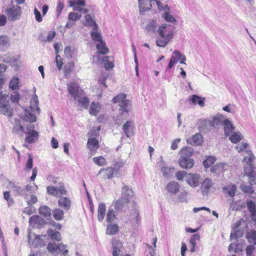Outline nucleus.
Wrapping results in <instances>:
<instances>
[{"instance_id": "nucleus-1", "label": "nucleus", "mask_w": 256, "mask_h": 256, "mask_svg": "<svg viewBox=\"0 0 256 256\" xmlns=\"http://www.w3.org/2000/svg\"><path fill=\"white\" fill-rule=\"evenodd\" d=\"M246 152L248 154V157L245 156L243 159L244 162L246 161V166H244V175L248 178L250 186H247L244 184H241L240 188L244 193L252 194L254 192L252 186L254 184H256V173L254 171L253 164L254 156L251 150H246Z\"/></svg>"}, {"instance_id": "nucleus-2", "label": "nucleus", "mask_w": 256, "mask_h": 256, "mask_svg": "<svg viewBox=\"0 0 256 256\" xmlns=\"http://www.w3.org/2000/svg\"><path fill=\"white\" fill-rule=\"evenodd\" d=\"M174 29L170 24H162L160 26L158 30L159 36L156 40L157 46L165 47L173 38Z\"/></svg>"}, {"instance_id": "nucleus-3", "label": "nucleus", "mask_w": 256, "mask_h": 256, "mask_svg": "<svg viewBox=\"0 0 256 256\" xmlns=\"http://www.w3.org/2000/svg\"><path fill=\"white\" fill-rule=\"evenodd\" d=\"M152 2H156L158 10L163 12L162 16H172L170 14V8L168 5L163 6L158 0H138L140 12L141 14H144V12L152 8Z\"/></svg>"}, {"instance_id": "nucleus-4", "label": "nucleus", "mask_w": 256, "mask_h": 256, "mask_svg": "<svg viewBox=\"0 0 256 256\" xmlns=\"http://www.w3.org/2000/svg\"><path fill=\"white\" fill-rule=\"evenodd\" d=\"M112 102L114 104H118L119 106L118 110L121 114L124 113L128 114L132 107V103L130 100L126 99V96L124 94L120 93L114 96Z\"/></svg>"}, {"instance_id": "nucleus-5", "label": "nucleus", "mask_w": 256, "mask_h": 256, "mask_svg": "<svg viewBox=\"0 0 256 256\" xmlns=\"http://www.w3.org/2000/svg\"><path fill=\"white\" fill-rule=\"evenodd\" d=\"M86 21L84 23L85 26H88L92 28V30L90 32L92 40L98 42L103 41L101 34L98 32V26L96 22L92 19V17H86Z\"/></svg>"}, {"instance_id": "nucleus-6", "label": "nucleus", "mask_w": 256, "mask_h": 256, "mask_svg": "<svg viewBox=\"0 0 256 256\" xmlns=\"http://www.w3.org/2000/svg\"><path fill=\"white\" fill-rule=\"evenodd\" d=\"M132 196V189L126 185L124 186L122 190V197L116 201V206L119 208L122 204H128Z\"/></svg>"}, {"instance_id": "nucleus-7", "label": "nucleus", "mask_w": 256, "mask_h": 256, "mask_svg": "<svg viewBox=\"0 0 256 256\" xmlns=\"http://www.w3.org/2000/svg\"><path fill=\"white\" fill-rule=\"evenodd\" d=\"M46 192L48 195L58 198L62 195H66L68 193L64 184L60 183V186H48L46 188Z\"/></svg>"}, {"instance_id": "nucleus-8", "label": "nucleus", "mask_w": 256, "mask_h": 256, "mask_svg": "<svg viewBox=\"0 0 256 256\" xmlns=\"http://www.w3.org/2000/svg\"><path fill=\"white\" fill-rule=\"evenodd\" d=\"M28 132H24L26 134L25 138V142L28 144H32L36 142L38 138V133L34 130V125H28L26 126Z\"/></svg>"}, {"instance_id": "nucleus-9", "label": "nucleus", "mask_w": 256, "mask_h": 256, "mask_svg": "<svg viewBox=\"0 0 256 256\" xmlns=\"http://www.w3.org/2000/svg\"><path fill=\"white\" fill-rule=\"evenodd\" d=\"M67 88L68 93L74 100H76L84 93V90L80 88L78 84L76 82H70L68 84L67 86Z\"/></svg>"}, {"instance_id": "nucleus-10", "label": "nucleus", "mask_w": 256, "mask_h": 256, "mask_svg": "<svg viewBox=\"0 0 256 256\" xmlns=\"http://www.w3.org/2000/svg\"><path fill=\"white\" fill-rule=\"evenodd\" d=\"M58 206L66 211L70 209L72 205V200L70 198L67 196H60L58 201Z\"/></svg>"}, {"instance_id": "nucleus-11", "label": "nucleus", "mask_w": 256, "mask_h": 256, "mask_svg": "<svg viewBox=\"0 0 256 256\" xmlns=\"http://www.w3.org/2000/svg\"><path fill=\"white\" fill-rule=\"evenodd\" d=\"M134 123L132 120L126 121L122 126V130L126 137L130 138L134 134Z\"/></svg>"}, {"instance_id": "nucleus-12", "label": "nucleus", "mask_w": 256, "mask_h": 256, "mask_svg": "<svg viewBox=\"0 0 256 256\" xmlns=\"http://www.w3.org/2000/svg\"><path fill=\"white\" fill-rule=\"evenodd\" d=\"M112 256H118L122 248L123 244L119 240L113 238L112 240Z\"/></svg>"}, {"instance_id": "nucleus-13", "label": "nucleus", "mask_w": 256, "mask_h": 256, "mask_svg": "<svg viewBox=\"0 0 256 256\" xmlns=\"http://www.w3.org/2000/svg\"><path fill=\"white\" fill-rule=\"evenodd\" d=\"M200 176L197 174H188L186 176V181L188 184L193 187L197 186L199 184Z\"/></svg>"}, {"instance_id": "nucleus-14", "label": "nucleus", "mask_w": 256, "mask_h": 256, "mask_svg": "<svg viewBox=\"0 0 256 256\" xmlns=\"http://www.w3.org/2000/svg\"><path fill=\"white\" fill-rule=\"evenodd\" d=\"M130 222L132 226H138L140 221V216L138 210L134 209L130 214Z\"/></svg>"}, {"instance_id": "nucleus-15", "label": "nucleus", "mask_w": 256, "mask_h": 256, "mask_svg": "<svg viewBox=\"0 0 256 256\" xmlns=\"http://www.w3.org/2000/svg\"><path fill=\"white\" fill-rule=\"evenodd\" d=\"M29 223L32 227L40 228L44 224V221L39 216L34 215L30 218Z\"/></svg>"}, {"instance_id": "nucleus-16", "label": "nucleus", "mask_w": 256, "mask_h": 256, "mask_svg": "<svg viewBox=\"0 0 256 256\" xmlns=\"http://www.w3.org/2000/svg\"><path fill=\"white\" fill-rule=\"evenodd\" d=\"M86 146L92 154H95L100 146L99 142L96 138H89L88 140Z\"/></svg>"}, {"instance_id": "nucleus-17", "label": "nucleus", "mask_w": 256, "mask_h": 256, "mask_svg": "<svg viewBox=\"0 0 256 256\" xmlns=\"http://www.w3.org/2000/svg\"><path fill=\"white\" fill-rule=\"evenodd\" d=\"M228 168L229 166L228 164L226 163H220L212 166L210 170L213 173L220 174L228 170Z\"/></svg>"}, {"instance_id": "nucleus-18", "label": "nucleus", "mask_w": 256, "mask_h": 256, "mask_svg": "<svg viewBox=\"0 0 256 256\" xmlns=\"http://www.w3.org/2000/svg\"><path fill=\"white\" fill-rule=\"evenodd\" d=\"M114 170V168L111 166L102 168L98 171V174H102L103 178L110 179L113 177Z\"/></svg>"}, {"instance_id": "nucleus-19", "label": "nucleus", "mask_w": 256, "mask_h": 256, "mask_svg": "<svg viewBox=\"0 0 256 256\" xmlns=\"http://www.w3.org/2000/svg\"><path fill=\"white\" fill-rule=\"evenodd\" d=\"M180 166L185 169H188L192 168L194 164L193 160L190 158H180L178 160Z\"/></svg>"}, {"instance_id": "nucleus-20", "label": "nucleus", "mask_w": 256, "mask_h": 256, "mask_svg": "<svg viewBox=\"0 0 256 256\" xmlns=\"http://www.w3.org/2000/svg\"><path fill=\"white\" fill-rule=\"evenodd\" d=\"M24 127L21 124L20 120V119H15V124L14 125L12 132L14 134L23 135L25 132L24 131Z\"/></svg>"}, {"instance_id": "nucleus-21", "label": "nucleus", "mask_w": 256, "mask_h": 256, "mask_svg": "<svg viewBox=\"0 0 256 256\" xmlns=\"http://www.w3.org/2000/svg\"><path fill=\"white\" fill-rule=\"evenodd\" d=\"M166 189L171 194H176L179 191L180 185L178 182L172 181L168 184Z\"/></svg>"}, {"instance_id": "nucleus-22", "label": "nucleus", "mask_w": 256, "mask_h": 256, "mask_svg": "<svg viewBox=\"0 0 256 256\" xmlns=\"http://www.w3.org/2000/svg\"><path fill=\"white\" fill-rule=\"evenodd\" d=\"M8 101L6 102L0 103V112L9 117L13 115V109L10 108L8 105Z\"/></svg>"}, {"instance_id": "nucleus-23", "label": "nucleus", "mask_w": 256, "mask_h": 256, "mask_svg": "<svg viewBox=\"0 0 256 256\" xmlns=\"http://www.w3.org/2000/svg\"><path fill=\"white\" fill-rule=\"evenodd\" d=\"M225 135L228 136L230 133L234 132V126L231 122L228 119H226L222 122Z\"/></svg>"}, {"instance_id": "nucleus-24", "label": "nucleus", "mask_w": 256, "mask_h": 256, "mask_svg": "<svg viewBox=\"0 0 256 256\" xmlns=\"http://www.w3.org/2000/svg\"><path fill=\"white\" fill-rule=\"evenodd\" d=\"M212 186L213 183L210 178H206L204 179L201 185V190L202 192L208 194Z\"/></svg>"}, {"instance_id": "nucleus-25", "label": "nucleus", "mask_w": 256, "mask_h": 256, "mask_svg": "<svg viewBox=\"0 0 256 256\" xmlns=\"http://www.w3.org/2000/svg\"><path fill=\"white\" fill-rule=\"evenodd\" d=\"M188 142L193 145H200L203 142V136L200 134H196L192 138H190Z\"/></svg>"}, {"instance_id": "nucleus-26", "label": "nucleus", "mask_w": 256, "mask_h": 256, "mask_svg": "<svg viewBox=\"0 0 256 256\" xmlns=\"http://www.w3.org/2000/svg\"><path fill=\"white\" fill-rule=\"evenodd\" d=\"M102 61L104 62L106 70H110L114 67V60L113 58L105 56L102 58Z\"/></svg>"}, {"instance_id": "nucleus-27", "label": "nucleus", "mask_w": 256, "mask_h": 256, "mask_svg": "<svg viewBox=\"0 0 256 256\" xmlns=\"http://www.w3.org/2000/svg\"><path fill=\"white\" fill-rule=\"evenodd\" d=\"M200 235L198 234H193L190 238V252H194L196 250V246L197 242L200 240Z\"/></svg>"}, {"instance_id": "nucleus-28", "label": "nucleus", "mask_w": 256, "mask_h": 256, "mask_svg": "<svg viewBox=\"0 0 256 256\" xmlns=\"http://www.w3.org/2000/svg\"><path fill=\"white\" fill-rule=\"evenodd\" d=\"M96 48L98 52L102 54H106L109 52L108 48L106 46L105 42L101 41L100 42H97L96 44Z\"/></svg>"}, {"instance_id": "nucleus-29", "label": "nucleus", "mask_w": 256, "mask_h": 256, "mask_svg": "<svg viewBox=\"0 0 256 256\" xmlns=\"http://www.w3.org/2000/svg\"><path fill=\"white\" fill-rule=\"evenodd\" d=\"M119 231V227L117 224H111L107 226L106 233L108 235L112 236L116 234Z\"/></svg>"}, {"instance_id": "nucleus-30", "label": "nucleus", "mask_w": 256, "mask_h": 256, "mask_svg": "<svg viewBox=\"0 0 256 256\" xmlns=\"http://www.w3.org/2000/svg\"><path fill=\"white\" fill-rule=\"evenodd\" d=\"M222 189L224 192H226L228 194L229 196L232 198L236 194L237 188L235 184H230L224 187Z\"/></svg>"}, {"instance_id": "nucleus-31", "label": "nucleus", "mask_w": 256, "mask_h": 256, "mask_svg": "<svg viewBox=\"0 0 256 256\" xmlns=\"http://www.w3.org/2000/svg\"><path fill=\"white\" fill-rule=\"evenodd\" d=\"M106 206L105 204L102 202L98 207V218L100 222H102L106 215Z\"/></svg>"}, {"instance_id": "nucleus-32", "label": "nucleus", "mask_w": 256, "mask_h": 256, "mask_svg": "<svg viewBox=\"0 0 256 256\" xmlns=\"http://www.w3.org/2000/svg\"><path fill=\"white\" fill-rule=\"evenodd\" d=\"M21 118L24 122H34L36 120V116L28 110H26Z\"/></svg>"}, {"instance_id": "nucleus-33", "label": "nucleus", "mask_w": 256, "mask_h": 256, "mask_svg": "<svg viewBox=\"0 0 256 256\" xmlns=\"http://www.w3.org/2000/svg\"><path fill=\"white\" fill-rule=\"evenodd\" d=\"M52 214L54 219L58 221L62 220L64 218V210L60 208H54L52 211Z\"/></svg>"}, {"instance_id": "nucleus-34", "label": "nucleus", "mask_w": 256, "mask_h": 256, "mask_svg": "<svg viewBox=\"0 0 256 256\" xmlns=\"http://www.w3.org/2000/svg\"><path fill=\"white\" fill-rule=\"evenodd\" d=\"M7 13L10 16H20L22 10L20 6H12L10 8L6 9Z\"/></svg>"}, {"instance_id": "nucleus-35", "label": "nucleus", "mask_w": 256, "mask_h": 256, "mask_svg": "<svg viewBox=\"0 0 256 256\" xmlns=\"http://www.w3.org/2000/svg\"><path fill=\"white\" fill-rule=\"evenodd\" d=\"M20 80L16 77H13L10 80L9 88L12 90H18L20 89Z\"/></svg>"}, {"instance_id": "nucleus-36", "label": "nucleus", "mask_w": 256, "mask_h": 256, "mask_svg": "<svg viewBox=\"0 0 256 256\" xmlns=\"http://www.w3.org/2000/svg\"><path fill=\"white\" fill-rule=\"evenodd\" d=\"M100 106L98 103L93 102L91 104L90 106L89 113L90 115L96 116L100 112Z\"/></svg>"}, {"instance_id": "nucleus-37", "label": "nucleus", "mask_w": 256, "mask_h": 256, "mask_svg": "<svg viewBox=\"0 0 256 256\" xmlns=\"http://www.w3.org/2000/svg\"><path fill=\"white\" fill-rule=\"evenodd\" d=\"M246 238L248 242L254 245L256 244V231L250 230L246 234Z\"/></svg>"}, {"instance_id": "nucleus-38", "label": "nucleus", "mask_w": 256, "mask_h": 256, "mask_svg": "<svg viewBox=\"0 0 256 256\" xmlns=\"http://www.w3.org/2000/svg\"><path fill=\"white\" fill-rule=\"evenodd\" d=\"M205 98H202L197 95H192L191 98L192 102L194 104H198L200 106H204Z\"/></svg>"}, {"instance_id": "nucleus-39", "label": "nucleus", "mask_w": 256, "mask_h": 256, "mask_svg": "<svg viewBox=\"0 0 256 256\" xmlns=\"http://www.w3.org/2000/svg\"><path fill=\"white\" fill-rule=\"evenodd\" d=\"M231 207L233 210H240L246 208V204L244 202H242L240 200H236L234 202L232 200V204H231Z\"/></svg>"}, {"instance_id": "nucleus-40", "label": "nucleus", "mask_w": 256, "mask_h": 256, "mask_svg": "<svg viewBox=\"0 0 256 256\" xmlns=\"http://www.w3.org/2000/svg\"><path fill=\"white\" fill-rule=\"evenodd\" d=\"M47 234L52 240L58 242L61 240L60 234L59 232H54L52 230L49 229L48 230Z\"/></svg>"}, {"instance_id": "nucleus-41", "label": "nucleus", "mask_w": 256, "mask_h": 256, "mask_svg": "<svg viewBox=\"0 0 256 256\" xmlns=\"http://www.w3.org/2000/svg\"><path fill=\"white\" fill-rule=\"evenodd\" d=\"M74 67V64L73 62H68L64 66V76L66 78H68L70 74L73 70Z\"/></svg>"}, {"instance_id": "nucleus-42", "label": "nucleus", "mask_w": 256, "mask_h": 256, "mask_svg": "<svg viewBox=\"0 0 256 256\" xmlns=\"http://www.w3.org/2000/svg\"><path fill=\"white\" fill-rule=\"evenodd\" d=\"M92 160L96 164L100 166H106L107 163L106 159L102 156L94 157L92 158Z\"/></svg>"}, {"instance_id": "nucleus-43", "label": "nucleus", "mask_w": 256, "mask_h": 256, "mask_svg": "<svg viewBox=\"0 0 256 256\" xmlns=\"http://www.w3.org/2000/svg\"><path fill=\"white\" fill-rule=\"evenodd\" d=\"M40 214L46 218L51 216V210L48 206H41L39 208Z\"/></svg>"}, {"instance_id": "nucleus-44", "label": "nucleus", "mask_w": 256, "mask_h": 256, "mask_svg": "<svg viewBox=\"0 0 256 256\" xmlns=\"http://www.w3.org/2000/svg\"><path fill=\"white\" fill-rule=\"evenodd\" d=\"M242 136L240 132H234L230 137V140L234 144H237L242 139Z\"/></svg>"}, {"instance_id": "nucleus-45", "label": "nucleus", "mask_w": 256, "mask_h": 256, "mask_svg": "<svg viewBox=\"0 0 256 256\" xmlns=\"http://www.w3.org/2000/svg\"><path fill=\"white\" fill-rule=\"evenodd\" d=\"M181 158H190L192 155V152L190 148L184 147L180 152Z\"/></svg>"}, {"instance_id": "nucleus-46", "label": "nucleus", "mask_w": 256, "mask_h": 256, "mask_svg": "<svg viewBox=\"0 0 256 256\" xmlns=\"http://www.w3.org/2000/svg\"><path fill=\"white\" fill-rule=\"evenodd\" d=\"M216 158L214 156H209L203 162V164L205 168H208L212 166L216 162Z\"/></svg>"}, {"instance_id": "nucleus-47", "label": "nucleus", "mask_w": 256, "mask_h": 256, "mask_svg": "<svg viewBox=\"0 0 256 256\" xmlns=\"http://www.w3.org/2000/svg\"><path fill=\"white\" fill-rule=\"evenodd\" d=\"M78 98V100L81 106L85 109L88 108L90 103L89 99L86 96L80 97V96Z\"/></svg>"}, {"instance_id": "nucleus-48", "label": "nucleus", "mask_w": 256, "mask_h": 256, "mask_svg": "<svg viewBox=\"0 0 256 256\" xmlns=\"http://www.w3.org/2000/svg\"><path fill=\"white\" fill-rule=\"evenodd\" d=\"M247 206L248 211L252 216H254V213H256V204L251 200L246 202Z\"/></svg>"}, {"instance_id": "nucleus-49", "label": "nucleus", "mask_w": 256, "mask_h": 256, "mask_svg": "<svg viewBox=\"0 0 256 256\" xmlns=\"http://www.w3.org/2000/svg\"><path fill=\"white\" fill-rule=\"evenodd\" d=\"M172 56L177 58V59L180 60L181 64H185L184 62L186 60V58L184 56L182 55L179 51L174 50Z\"/></svg>"}, {"instance_id": "nucleus-50", "label": "nucleus", "mask_w": 256, "mask_h": 256, "mask_svg": "<svg viewBox=\"0 0 256 256\" xmlns=\"http://www.w3.org/2000/svg\"><path fill=\"white\" fill-rule=\"evenodd\" d=\"M4 198L7 201L8 206L12 205L14 201L12 198H10V192L6 191L4 192Z\"/></svg>"}, {"instance_id": "nucleus-51", "label": "nucleus", "mask_w": 256, "mask_h": 256, "mask_svg": "<svg viewBox=\"0 0 256 256\" xmlns=\"http://www.w3.org/2000/svg\"><path fill=\"white\" fill-rule=\"evenodd\" d=\"M156 26V22L152 20L148 22V24L145 26V29L148 32H154V31Z\"/></svg>"}, {"instance_id": "nucleus-52", "label": "nucleus", "mask_w": 256, "mask_h": 256, "mask_svg": "<svg viewBox=\"0 0 256 256\" xmlns=\"http://www.w3.org/2000/svg\"><path fill=\"white\" fill-rule=\"evenodd\" d=\"M68 2L69 6H74V4L82 6L86 5V1L84 0H68Z\"/></svg>"}, {"instance_id": "nucleus-53", "label": "nucleus", "mask_w": 256, "mask_h": 256, "mask_svg": "<svg viewBox=\"0 0 256 256\" xmlns=\"http://www.w3.org/2000/svg\"><path fill=\"white\" fill-rule=\"evenodd\" d=\"M244 222V221L243 219L241 218V219L238 220V221H236L234 224L232 228H233L234 234L232 233L231 235H230L231 236H232L233 235H234V238H236L238 235L236 233L238 232V231L237 230V229L241 225L242 223Z\"/></svg>"}, {"instance_id": "nucleus-54", "label": "nucleus", "mask_w": 256, "mask_h": 256, "mask_svg": "<svg viewBox=\"0 0 256 256\" xmlns=\"http://www.w3.org/2000/svg\"><path fill=\"white\" fill-rule=\"evenodd\" d=\"M116 218L114 211L113 209L108 210L106 214V221L108 222H112Z\"/></svg>"}, {"instance_id": "nucleus-55", "label": "nucleus", "mask_w": 256, "mask_h": 256, "mask_svg": "<svg viewBox=\"0 0 256 256\" xmlns=\"http://www.w3.org/2000/svg\"><path fill=\"white\" fill-rule=\"evenodd\" d=\"M224 116L220 114H217L214 118L212 122L213 126H218L222 124Z\"/></svg>"}, {"instance_id": "nucleus-56", "label": "nucleus", "mask_w": 256, "mask_h": 256, "mask_svg": "<svg viewBox=\"0 0 256 256\" xmlns=\"http://www.w3.org/2000/svg\"><path fill=\"white\" fill-rule=\"evenodd\" d=\"M9 42V38L7 36H0V48H2L8 44Z\"/></svg>"}, {"instance_id": "nucleus-57", "label": "nucleus", "mask_w": 256, "mask_h": 256, "mask_svg": "<svg viewBox=\"0 0 256 256\" xmlns=\"http://www.w3.org/2000/svg\"><path fill=\"white\" fill-rule=\"evenodd\" d=\"M188 174V172L186 171L178 170L176 173V176L178 180H182Z\"/></svg>"}, {"instance_id": "nucleus-58", "label": "nucleus", "mask_w": 256, "mask_h": 256, "mask_svg": "<svg viewBox=\"0 0 256 256\" xmlns=\"http://www.w3.org/2000/svg\"><path fill=\"white\" fill-rule=\"evenodd\" d=\"M20 100V96L18 92H13L10 95V100L13 103H18Z\"/></svg>"}, {"instance_id": "nucleus-59", "label": "nucleus", "mask_w": 256, "mask_h": 256, "mask_svg": "<svg viewBox=\"0 0 256 256\" xmlns=\"http://www.w3.org/2000/svg\"><path fill=\"white\" fill-rule=\"evenodd\" d=\"M60 253H62L64 255H67L68 254V250H66V245L62 243L58 244V250Z\"/></svg>"}, {"instance_id": "nucleus-60", "label": "nucleus", "mask_w": 256, "mask_h": 256, "mask_svg": "<svg viewBox=\"0 0 256 256\" xmlns=\"http://www.w3.org/2000/svg\"><path fill=\"white\" fill-rule=\"evenodd\" d=\"M34 243V247H41L45 246V244L43 240H42L40 236H36L35 238Z\"/></svg>"}, {"instance_id": "nucleus-61", "label": "nucleus", "mask_w": 256, "mask_h": 256, "mask_svg": "<svg viewBox=\"0 0 256 256\" xmlns=\"http://www.w3.org/2000/svg\"><path fill=\"white\" fill-rule=\"evenodd\" d=\"M55 62H56L58 69L59 70H62L64 63L62 60V58L59 55L56 54Z\"/></svg>"}, {"instance_id": "nucleus-62", "label": "nucleus", "mask_w": 256, "mask_h": 256, "mask_svg": "<svg viewBox=\"0 0 256 256\" xmlns=\"http://www.w3.org/2000/svg\"><path fill=\"white\" fill-rule=\"evenodd\" d=\"M64 8V4L63 1L61 0H58V6H56V15L59 16Z\"/></svg>"}, {"instance_id": "nucleus-63", "label": "nucleus", "mask_w": 256, "mask_h": 256, "mask_svg": "<svg viewBox=\"0 0 256 256\" xmlns=\"http://www.w3.org/2000/svg\"><path fill=\"white\" fill-rule=\"evenodd\" d=\"M47 249L50 252L56 251L58 250V244L50 242L48 244Z\"/></svg>"}, {"instance_id": "nucleus-64", "label": "nucleus", "mask_w": 256, "mask_h": 256, "mask_svg": "<svg viewBox=\"0 0 256 256\" xmlns=\"http://www.w3.org/2000/svg\"><path fill=\"white\" fill-rule=\"evenodd\" d=\"M248 146V144L246 142H242L236 146V150L240 152L245 150Z\"/></svg>"}]
</instances>
